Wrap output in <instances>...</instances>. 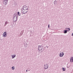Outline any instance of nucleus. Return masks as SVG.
<instances>
[{
	"mask_svg": "<svg viewBox=\"0 0 73 73\" xmlns=\"http://www.w3.org/2000/svg\"><path fill=\"white\" fill-rule=\"evenodd\" d=\"M42 46H38V50H42Z\"/></svg>",
	"mask_w": 73,
	"mask_h": 73,
	"instance_id": "obj_1",
	"label": "nucleus"
},
{
	"mask_svg": "<svg viewBox=\"0 0 73 73\" xmlns=\"http://www.w3.org/2000/svg\"><path fill=\"white\" fill-rule=\"evenodd\" d=\"M64 55V53L63 52H61L59 56L60 57H62Z\"/></svg>",
	"mask_w": 73,
	"mask_h": 73,
	"instance_id": "obj_2",
	"label": "nucleus"
},
{
	"mask_svg": "<svg viewBox=\"0 0 73 73\" xmlns=\"http://www.w3.org/2000/svg\"><path fill=\"white\" fill-rule=\"evenodd\" d=\"M3 37H7V32H5L3 33Z\"/></svg>",
	"mask_w": 73,
	"mask_h": 73,
	"instance_id": "obj_3",
	"label": "nucleus"
},
{
	"mask_svg": "<svg viewBox=\"0 0 73 73\" xmlns=\"http://www.w3.org/2000/svg\"><path fill=\"white\" fill-rule=\"evenodd\" d=\"M48 66H48V65L47 64H46V66H45V67H44V68L45 69H46L48 68Z\"/></svg>",
	"mask_w": 73,
	"mask_h": 73,
	"instance_id": "obj_4",
	"label": "nucleus"
},
{
	"mask_svg": "<svg viewBox=\"0 0 73 73\" xmlns=\"http://www.w3.org/2000/svg\"><path fill=\"white\" fill-rule=\"evenodd\" d=\"M19 16H18V15L16 17L15 19H15L14 20H13L14 21V22H15V21H17V19H18V17Z\"/></svg>",
	"mask_w": 73,
	"mask_h": 73,
	"instance_id": "obj_5",
	"label": "nucleus"
},
{
	"mask_svg": "<svg viewBox=\"0 0 73 73\" xmlns=\"http://www.w3.org/2000/svg\"><path fill=\"white\" fill-rule=\"evenodd\" d=\"M23 9L24 11H25V10H28V7H25L24 8H23Z\"/></svg>",
	"mask_w": 73,
	"mask_h": 73,
	"instance_id": "obj_6",
	"label": "nucleus"
},
{
	"mask_svg": "<svg viewBox=\"0 0 73 73\" xmlns=\"http://www.w3.org/2000/svg\"><path fill=\"white\" fill-rule=\"evenodd\" d=\"M15 15V13L13 16V20H15V17H16V15Z\"/></svg>",
	"mask_w": 73,
	"mask_h": 73,
	"instance_id": "obj_7",
	"label": "nucleus"
},
{
	"mask_svg": "<svg viewBox=\"0 0 73 73\" xmlns=\"http://www.w3.org/2000/svg\"><path fill=\"white\" fill-rule=\"evenodd\" d=\"M12 56V58H14L16 57V55H11Z\"/></svg>",
	"mask_w": 73,
	"mask_h": 73,
	"instance_id": "obj_8",
	"label": "nucleus"
},
{
	"mask_svg": "<svg viewBox=\"0 0 73 73\" xmlns=\"http://www.w3.org/2000/svg\"><path fill=\"white\" fill-rule=\"evenodd\" d=\"M8 24V22L7 21H6L5 23V25H4V27H5L6 26V25L7 24Z\"/></svg>",
	"mask_w": 73,
	"mask_h": 73,
	"instance_id": "obj_9",
	"label": "nucleus"
},
{
	"mask_svg": "<svg viewBox=\"0 0 73 73\" xmlns=\"http://www.w3.org/2000/svg\"><path fill=\"white\" fill-rule=\"evenodd\" d=\"M71 60H72V62H73V57H71L70 58V61H71Z\"/></svg>",
	"mask_w": 73,
	"mask_h": 73,
	"instance_id": "obj_10",
	"label": "nucleus"
},
{
	"mask_svg": "<svg viewBox=\"0 0 73 73\" xmlns=\"http://www.w3.org/2000/svg\"><path fill=\"white\" fill-rule=\"evenodd\" d=\"M21 14L20 12H18V16H21Z\"/></svg>",
	"mask_w": 73,
	"mask_h": 73,
	"instance_id": "obj_11",
	"label": "nucleus"
},
{
	"mask_svg": "<svg viewBox=\"0 0 73 73\" xmlns=\"http://www.w3.org/2000/svg\"><path fill=\"white\" fill-rule=\"evenodd\" d=\"M62 69L63 71H65V68H64V67H63L62 68Z\"/></svg>",
	"mask_w": 73,
	"mask_h": 73,
	"instance_id": "obj_12",
	"label": "nucleus"
},
{
	"mask_svg": "<svg viewBox=\"0 0 73 73\" xmlns=\"http://www.w3.org/2000/svg\"><path fill=\"white\" fill-rule=\"evenodd\" d=\"M57 2V1H56V0H55L54 1V4H56V3L57 4V3L56 2Z\"/></svg>",
	"mask_w": 73,
	"mask_h": 73,
	"instance_id": "obj_13",
	"label": "nucleus"
},
{
	"mask_svg": "<svg viewBox=\"0 0 73 73\" xmlns=\"http://www.w3.org/2000/svg\"><path fill=\"white\" fill-rule=\"evenodd\" d=\"M67 33L66 31V30H65L64 31V33L65 34V33Z\"/></svg>",
	"mask_w": 73,
	"mask_h": 73,
	"instance_id": "obj_14",
	"label": "nucleus"
},
{
	"mask_svg": "<svg viewBox=\"0 0 73 73\" xmlns=\"http://www.w3.org/2000/svg\"><path fill=\"white\" fill-rule=\"evenodd\" d=\"M67 29L68 30V32H69V31H70V28H67Z\"/></svg>",
	"mask_w": 73,
	"mask_h": 73,
	"instance_id": "obj_15",
	"label": "nucleus"
},
{
	"mask_svg": "<svg viewBox=\"0 0 73 73\" xmlns=\"http://www.w3.org/2000/svg\"><path fill=\"white\" fill-rule=\"evenodd\" d=\"M27 7V6H23V8H26Z\"/></svg>",
	"mask_w": 73,
	"mask_h": 73,
	"instance_id": "obj_16",
	"label": "nucleus"
},
{
	"mask_svg": "<svg viewBox=\"0 0 73 73\" xmlns=\"http://www.w3.org/2000/svg\"><path fill=\"white\" fill-rule=\"evenodd\" d=\"M14 67L13 66L12 67V69H13V70H14L15 69H14Z\"/></svg>",
	"mask_w": 73,
	"mask_h": 73,
	"instance_id": "obj_17",
	"label": "nucleus"
},
{
	"mask_svg": "<svg viewBox=\"0 0 73 73\" xmlns=\"http://www.w3.org/2000/svg\"><path fill=\"white\" fill-rule=\"evenodd\" d=\"M28 70L29 71H30V70H31V69L30 68H28Z\"/></svg>",
	"mask_w": 73,
	"mask_h": 73,
	"instance_id": "obj_18",
	"label": "nucleus"
},
{
	"mask_svg": "<svg viewBox=\"0 0 73 73\" xmlns=\"http://www.w3.org/2000/svg\"><path fill=\"white\" fill-rule=\"evenodd\" d=\"M7 3H8L7 2H6V3H3V4H5V5H7Z\"/></svg>",
	"mask_w": 73,
	"mask_h": 73,
	"instance_id": "obj_19",
	"label": "nucleus"
},
{
	"mask_svg": "<svg viewBox=\"0 0 73 73\" xmlns=\"http://www.w3.org/2000/svg\"><path fill=\"white\" fill-rule=\"evenodd\" d=\"M48 28H49L50 27V25L49 24L48 25Z\"/></svg>",
	"mask_w": 73,
	"mask_h": 73,
	"instance_id": "obj_20",
	"label": "nucleus"
},
{
	"mask_svg": "<svg viewBox=\"0 0 73 73\" xmlns=\"http://www.w3.org/2000/svg\"><path fill=\"white\" fill-rule=\"evenodd\" d=\"M23 14H25L26 13H24V12H23Z\"/></svg>",
	"mask_w": 73,
	"mask_h": 73,
	"instance_id": "obj_21",
	"label": "nucleus"
},
{
	"mask_svg": "<svg viewBox=\"0 0 73 73\" xmlns=\"http://www.w3.org/2000/svg\"><path fill=\"white\" fill-rule=\"evenodd\" d=\"M6 3V1H3V3Z\"/></svg>",
	"mask_w": 73,
	"mask_h": 73,
	"instance_id": "obj_22",
	"label": "nucleus"
},
{
	"mask_svg": "<svg viewBox=\"0 0 73 73\" xmlns=\"http://www.w3.org/2000/svg\"><path fill=\"white\" fill-rule=\"evenodd\" d=\"M15 16H17V14H16V13H15Z\"/></svg>",
	"mask_w": 73,
	"mask_h": 73,
	"instance_id": "obj_23",
	"label": "nucleus"
},
{
	"mask_svg": "<svg viewBox=\"0 0 73 73\" xmlns=\"http://www.w3.org/2000/svg\"><path fill=\"white\" fill-rule=\"evenodd\" d=\"M66 31L67 32L68 31V30H66Z\"/></svg>",
	"mask_w": 73,
	"mask_h": 73,
	"instance_id": "obj_24",
	"label": "nucleus"
},
{
	"mask_svg": "<svg viewBox=\"0 0 73 73\" xmlns=\"http://www.w3.org/2000/svg\"><path fill=\"white\" fill-rule=\"evenodd\" d=\"M8 0H7V2L8 3Z\"/></svg>",
	"mask_w": 73,
	"mask_h": 73,
	"instance_id": "obj_25",
	"label": "nucleus"
},
{
	"mask_svg": "<svg viewBox=\"0 0 73 73\" xmlns=\"http://www.w3.org/2000/svg\"><path fill=\"white\" fill-rule=\"evenodd\" d=\"M22 12L23 13V12H24V11H22Z\"/></svg>",
	"mask_w": 73,
	"mask_h": 73,
	"instance_id": "obj_26",
	"label": "nucleus"
},
{
	"mask_svg": "<svg viewBox=\"0 0 73 73\" xmlns=\"http://www.w3.org/2000/svg\"><path fill=\"white\" fill-rule=\"evenodd\" d=\"M27 12H28V11H26L25 13H27Z\"/></svg>",
	"mask_w": 73,
	"mask_h": 73,
	"instance_id": "obj_27",
	"label": "nucleus"
},
{
	"mask_svg": "<svg viewBox=\"0 0 73 73\" xmlns=\"http://www.w3.org/2000/svg\"><path fill=\"white\" fill-rule=\"evenodd\" d=\"M72 60H71V61H70V62H72Z\"/></svg>",
	"mask_w": 73,
	"mask_h": 73,
	"instance_id": "obj_28",
	"label": "nucleus"
},
{
	"mask_svg": "<svg viewBox=\"0 0 73 73\" xmlns=\"http://www.w3.org/2000/svg\"><path fill=\"white\" fill-rule=\"evenodd\" d=\"M45 66H46L45 65H44V66H45L44 67H45Z\"/></svg>",
	"mask_w": 73,
	"mask_h": 73,
	"instance_id": "obj_29",
	"label": "nucleus"
},
{
	"mask_svg": "<svg viewBox=\"0 0 73 73\" xmlns=\"http://www.w3.org/2000/svg\"><path fill=\"white\" fill-rule=\"evenodd\" d=\"M3 1H6V0H3Z\"/></svg>",
	"mask_w": 73,
	"mask_h": 73,
	"instance_id": "obj_30",
	"label": "nucleus"
},
{
	"mask_svg": "<svg viewBox=\"0 0 73 73\" xmlns=\"http://www.w3.org/2000/svg\"><path fill=\"white\" fill-rule=\"evenodd\" d=\"M26 72H28V70H26Z\"/></svg>",
	"mask_w": 73,
	"mask_h": 73,
	"instance_id": "obj_31",
	"label": "nucleus"
},
{
	"mask_svg": "<svg viewBox=\"0 0 73 73\" xmlns=\"http://www.w3.org/2000/svg\"><path fill=\"white\" fill-rule=\"evenodd\" d=\"M47 48H48V46H46Z\"/></svg>",
	"mask_w": 73,
	"mask_h": 73,
	"instance_id": "obj_32",
	"label": "nucleus"
},
{
	"mask_svg": "<svg viewBox=\"0 0 73 73\" xmlns=\"http://www.w3.org/2000/svg\"><path fill=\"white\" fill-rule=\"evenodd\" d=\"M65 29H68V28H66Z\"/></svg>",
	"mask_w": 73,
	"mask_h": 73,
	"instance_id": "obj_33",
	"label": "nucleus"
},
{
	"mask_svg": "<svg viewBox=\"0 0 73 73\" xmlns=\"http://www.w3.org/2000/svg\"><path fill=\"white\" fill-rule=\"evenodd\" d=\"M67 68H69V67H67Z\"/></svg>",
	"mask_w": 73,
	"mask_h": 73,
	"instance_id": "obj_34",
	"label": "nucleus"
},
{
	"mask_svg": "<svg viewBox=\"0 0 73 73\" xmlns=\"http://www.w3.org/2000/svg\"><path fill=\"white\" fill-rule=\"evenodd\" d=\"M43 50H42L41 52H43Z\"/></svg>",
	"mask_w": 73,
	"mask_h": 73,
	"instance_id": "obj_35",
	"label": "nucleus"
},
{
	"mask_svg": "<svg viewBox=\"0 0 73 73\" xmlns=\"http://www.w3.org/2000/svg\"><path fill=\"white\" fill-rule=\"evenodd\" d=\"M42 48H43V46H42Z\"/></svg>",
	"mask_w": 73,
	"mask_h": 73,
	"instance_id": "obj_36",
	"label": "nucleus"
},
{
	"mask_svg": "<svg viewBox=\"0 0 73 73\" xmlns=\"http://www.w3.org/2000/svg\"><path fill=\"white\" fill-rule=\"evenodd\" d=\"M44 50V49L43 50Z\"/></svg>",
	"mask_w": 73,
	"mask_h": 73,
	"instance_id": "obj_37",
	"label": "nucleus"
}]
</instances>
